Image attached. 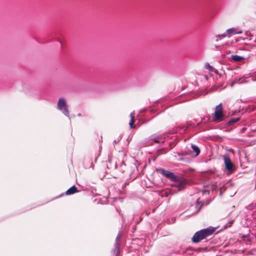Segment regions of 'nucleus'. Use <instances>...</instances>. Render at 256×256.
<instances>
[{"instance_id":"obj_1","label":"nucleus","mask_w":256,"mask_h":256,"mask_svg":"<svg viewBox=\"0 0 256 256\" xmlns=\"http://www.w3.org/2000/svg\"><path fill=\"white\" fill-rule=\"evenodd\" d=\"M159 171L160 174L174 182V184L172 186L178 188V191L184 188L186 185L187 184V182L184 178L175 175L172 172L163 169H160Z\"/></svg>"},{"instance_id":"obj_2","label":"nucleus","mask_w":256,"mask_h":256,"mask_svg":"<svg viewBox=\"0 0 256 256\" xmlns=\"http://www.w3.org/2000/svg\"><path fill=\"white\" fill-rule=\"evenodd\" d=\"M214 230V228L210 227L199 230L194 234L192 238V241L194 243H198L212 235Z\"/></svg>"},{"instance_id":"obj_3","label":"nucleus","mask_w":256,"mask_h":256,"mask_svg":"<svg viewBox=\"0 0 256 256\" xmlns=\"http://www.w3.org/2000/svg\"><path fill=\"white\" fill-rule=\"evenodd\" d=\"M224 115L222 113V104L218 105L215 108L214 114V122H219L224 120Z\"/></svg>"},{"instance_id":"obj_4","label":"nucleus","mask_w":256,"mask_h":256,"mask_svg":"<svg viewBox=\"0 0 256 256\" xmlns=\"http://www.w3.org/2000/svg\"><path fill=\"white\" fill-rule=\"evenodd\" d=\"M57 108L60 110L66 116L69 117V110L66 105V100L64 98H60L58 99Z\"/></svg>"},{"instance_id":"obj_5","label":"nucleus","mask_w":256,"mask_h":256,"mask_svg":"<svg viewBox=\"0 0 256 256\" xmlns=\"http://www.w3.org/2000/svg\"><path fill=\"white\" fill-rule=\"evenodd\" d=\"M224 163L226 168L230 172H232L234 170V166L231 161L230 157L227 155L223 156Z\"/></svg>"},{"instance_id":"obj_6","label":"nucleus","mask_w":256,"mask_h":256,"mask_svg":"<svg viewBox=\"0 0 256 256\" xmlns=\"http://www.w3.org/2000/svg\"><path fill=\"white\" fill-rule=\"evenodd\" d=\"M229 60L231 62H238L244 59V58L242 56L238 55H232L230 57L228 58Z\"/></svg>"},{"instance_id":"obj_7","label":"nucleus","mask_w":256,"mask_h":256,"mask_svg":"<svg viewBox=\"0 0 256 256\" xmlns=\"http://www.w3.org/2000/svg\"><path fill=\"white\" fill-rule=\"evenodd\" d=\"M78 192V190H77V188L75 186H73L66 190V195H70L74 194Z\"/></svg>"},{"instance_id":"obj_8","label":"nucleus","mask_w":256,"mask_h":256,"mask_svg":"<svg viewBox=\"0 0 256 256\" xmlns=\"http://www.w3.org/2000/svg\"><path fill=\"white\" fill-rule=\"evenodd\" d=\"M121 236H122L121 233L119 232L116 238V239L115 246H116V248L117 250H118L120 248V240Z\"/></svg>"},{"instance_id":"obj_9","label":"nucleus","mask_w":256,"mask_h":256,"mask_svg":"<svg viewBox=\"0 0 256 256\" xmlns=\"http://www.w3.org/2000/svg\"><path fill=\"white\" fill-rule=\"evenodd\" d=\"M130 120L129 122V124L131 128H134V126H133L134 123V112H132L130 114Z\"/></svg>"},{"instance_id":"obj_10","label":"nucleus","mask_w":256,"mask_h":256,"mask_svg":"<svg viewBox=\"0 0 256 256\" xmlns=\"http://www.w3.org/2000/svg\"><path fill=\"white\" fill-rule=\"evenodd\" d=\"M226 32L229 34L242 33L241 31L238 32L234 28H229L227 30Z\"/></svg>"},{"instance_id":"obj_11","label":"nucleus","mask_w":256,"mask_h":256,"mask_svg":"<svg viewBox=\"0 0 256 256\" xmlns=\"http://www.w3.org/2000/svg\"><path fill=\"white\" fill-rule=\"evenodd\" d=\"M164 136H158L156 138H153L152 140L156 143H160V140H163Z\"/></svg>"},{"instance_id":"obj_12","label":"nucleus","mask_w":256,"mask_h":256,"mask_svg":"<svg viewBox=\"0 0 256 256\" xmlns=\"http://www.w3.org/2000/svg\"><path fill=\"white\" fill-rule=\"evenodd\" d=\"M192 148L194 152H196V156H198L200 153V150L198 146L194 144H192Z\"/></svg>"},{"instance_id":"obj_13","label":"nucleus","mask_w":256,"mask_h":256,"mask_svg":"<svg viewBox=\"0 0 256 256\" xmlns=\"http://www.w3.org/2000/svg\"><path fill=\"white\" fill-rule=\"evenodd\" d=\"M240 118H231L229 122H228V124H234V122H237L238 121L240 120Z\"/></svg>"},{"instance_id":"obj_14","label":"nucleus","mask_w":256,"mask_h":256,"mask_svg":"<svg viewBox=\"0 0 256 256\" xmlns=\"http://www.w3.org/2000/svg\"><path fill=\"white\" fill-rule=\"evenodd\" d=\"M191 123H188L186 124H184V125L182 128H181V129L182 130H187V128H188L189 126H191Z\"/></svg>"},{"instance_id":"obj_15","label":"nucleus","mask_w":256,"mask_h":256,"mask_svg":"<svg viewBox=\"0 0 256 256\" xmlns=\"http://www.w3.org/2000/svg\"><path fill=\"white\" fill-rule=\"evenodd\" d=\"M226 36V34H218L216 36V38H225Z\"/></svg>"},{"instance_id":"obj_16","label":"nucleus","mask_w":256,"mask_h":256,"mask_svg":"<svg viewBox=\"0 0 256 256\" xmlns=\"http://www.w3.org/2000/svg\"><path fill=\"white\" fill-rule=\"evenodd\" d=\"M232 222H230L229 224H230V225L228 226H230V224H232Z\"/></svg>"},{"instance_id":"obj_17","label":"nucleus","mask_w":256,"mask_h":256,"mask_svg":"<svg viewBox=\"0 0 256 256\" xmlns=\"http://www.w3.org/2000/svg\"><path fill=\"white\" fill-rule=\"evenodd\" d=\"M230 52H228L227 54H228Z\"/></svg>"},{"instance_id":"obj_18","label":"nucleus","mask_w":256,"mask_h":256,"mask_svg":"<svg viewBox=\"0 0 256 256\" xmlns=\"http://www.w3.org/2000/svg\"><path fill=\"white\" fill-rule=\"evenodd\" d=\"M230 52H228L227 54H228Z\"/></svg>"}]
</instances>
